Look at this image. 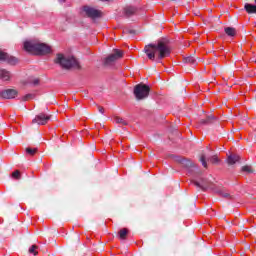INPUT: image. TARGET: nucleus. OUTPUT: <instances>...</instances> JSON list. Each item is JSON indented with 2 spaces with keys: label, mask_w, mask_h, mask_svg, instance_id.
<instances>
[{
  "label": "nucleus",
  "mask_w": 256,
  "mask_h": 256,
  "mask_svg": "<svg viewBox=\"0 0 256 256\" xmlns=\"http://www.w3.org/2000/svg\"><path fill=\"white\" fill-rule=\"evenodd\" d=\"M144 53L147 55L150 61H155L157 57L158 61L165 59L171 55V46L164 40H159L157 43H150L144 47Z\"/></svg>",
  "instance_id": "f257e3e1"
},
{
  "label": "nucleus",
  "mask_w": 256,
  "mask_h": 256,
  "mask_svg": "<svg viewBox=\"0 0 256 256\" xmlns=\"http://www.w3.org/2000/svg\"><path fill=\"white\" fill-rule=\"evenodd\" d=\"M24 49L28 53H34V55H49L51 53V46L37 40L24 42Z\"/></svg>",
  "instance_id": "f03ea898"
},
{
  "label": "nucleus",
  "mask_w": 256,
  "mask_h": 256,
  "mask_svg": "<svg viewBox=\"0 0 256 256\" xmlns=\"http://www.w3.org/2000/svg\"><path fill=\"white\" fill-rule=\"evenodd\" d=\"M54 63L56 65H60L62 69H81V65L79 64V60H77L74 56H66L64 54L58 53L56 58L54 59Z\"/></svg>",
  "instance_id": "7ed1b4c3"
},
{
  "label": "nucleus",
  "mask_w": 256,
  "mask_h": 256,
  "mask_svg": "<svg viewBox=\"0 0 256 256\" xmlns=\"http://www.w3.org/2000/svg\"><path fill=\"white\" fill-rule=\"evenodd\" d=\"M149 91H151L149 86L140 83L134 87V96L137 101H142V99H147V97H149Z\"/></svg>",
  "instance_id": "20e7f679"
},
{
  "label": "nucleus",
  "mask_w": 256,
  "mask_h": 256,
  "mask_svg": "<svg viewBox=\"0 0 256 256\" xmlns=\"http://www.w3.org/2000/svg\"><path fill=\"white\" fill-rule=\"evenodd\" d=\"M123 57V51L115 49L112 54H110L105 59V65H113L115 61H118V59H121Z\"/></svg>",
  "instance_id": "39448f33"
},
{
  "label": "nucleus",
  "mask_w": 256,
  "mask_h": 256,
  "mask_svg": "<svg viewBox=\"0 0 256 256\" xmlns=\"http://www.w3.org/2000/svg\"><path fill=\"white\" fill-rule=\"evenodd\" d=\"M83 11L90 19H98V17H101V11L90 6H84Z\"/></svg>",
  "instance_id": "423d86ee"
},
{
  "label": "nucleus",
  "mask_w": 256,
  "mask_h": 256,
  "mask_svg": "<svg viewBox=\"0 0 256 256\" xmlns=\"http://www.w3.org/2000/svg\"><path fill=\"white\" fill-rule=\"evenodd\" d=\"M196 187L202 189V191H207V189H213V186L207 178H200V181H193Z\"/></svg>",
  "instance_id": "0eeeda50"
},
{
  "label": "nucleus",
  "mask_w": 256,
  "mask_h": 256,
  "mask_svg": "<svg viewBox=\"0 0 256 256\" xmlns=\"http://www.w3.org/2000/svg\"><path fill=\"white\" fill-rule=\"evenodd\" d=\"M0 61H6L8 65H17V63H19V60L16 57L10 56L9 54L1 50H0Z\"/></svg>",
  "instance_id": "6e6552de"
},
{
  "label": "nucleus",
  "mask_w": 256,
  "mask_h": 256,
  "mask_svg": "<svg viewBox=\"0 0 256 256\" xmlns=\"http://www.w3.org/2000/svg\"><path fill=\"white\" fill-rule=\"evenodd\" d=\"M49 119H51V116L40 113L36 115V117L32 120V123H37V125H47Z\"/></svg>",
  "instance_id": "1a4fd4ad"
},
{
  "label": "nucleus",
  "mask_w": 256,
  "mask_h": 256,
  "mask_svg": "<svg viewBox=\"0 0 256 256\" xmlns=\"http://www.w3.org/2000/svg\"><path fill=\"white\" fill-rule=\"evenodd\" d=\"M17 90L15 89H6L0 93L2 99H15L17 95Z\"/></svg>",
  "instance_id": "9d476101"
},
{
  "label": "nucleus",
  "mask_w": 256,
  "mask_h": 256,
  "mask_svg": "<svg viewBox=\"0 0 256 256\" xmlns=\"http://www.w3.org/2000/svg\"><path fill=\"white\" fill-rule=\"evenodd\" d=\"M178 161L185 167V169H193V167H195V164L189 159L181 158Z\"/></svg>",
  "instance_id": "9b49d317"
},
{
  "label": "nucleus",
  "mask_w": 256,
  "mask_h": 256,
  "mask_svg": "<svg viewBox=\"0 0 256 256\" xmlns=\"http://www.w3.org/2000/svg\"><path fill=\"white\" fill-rule=\"evenodd\" d=\"M239 159L241 157L237 154H230L227 158L228 165H235V163H239Z\"/></svg>",
  "instance_id": "f8f14e48"
},
{
  "label": "nucleus",
  "mask_w": 256,
  "mask_h": 256,
  "mask_svg": "<svg viewBox=\"0 0 256 256\" xmlns=\"http://www.w3.org/2000/svg\"><path fill=\"white\" fill-rule=\"evenodd\" d=\"M254 2L255 4L246 3L244 5V9L247 13H249V15L256 13V0H254Z\"/></svg>",
  "instance_id": "ddd939ff"
},
{
  "label": "nucleus",
  "mask_w": 256,
  "mask_h": 256,
  "mask_svg": "<svg viewBox=\"0 0 256 256\" xmlns=\"http://www.w3.org/2000/svg\"><path fill=\"white\" fill-rule=\"evenodd\" d=\"M134 13H137V8L133 6H126L124 8V15L125 17H132Z\"/></svg>",
  "instance_id": "4468645a"
},
{
  "label": "nucleus",
  "mask_w": 256,
  "mask_h": 256,
  "mask_svg": "<svg viewBox=\"0 0 256 256\" xmlns=\"http://www.w3.org/2000/svg\"><path fill=\"white\" fill-rule=\"evenodd\" d=\"M0 79H2V81H9V79H11V72H9L5 69H1L0 70Z\"/></svg>",
  "instance_id": "2eb2a0df"
},
{
  "label": "nucleus",
  "mask_w": 256,
  "mask_h": 256,
  "mask_svg": "<svg viewBox=\"0 0 256 256\" xmlns=\"http://www.w3.org/2000/svg\"><path fill=\"white\" fill-rule=\"evenodd\" d=\"M215 119H217V118H215V116L208 115L206 117V119L200 120V125H210V123H213L215 121Z\"/></svg>",
  "instance_id": "dca6fc26"
},
{
  "label": "nucleus",
  "mask_w": 256,
  "mask_h": 256,
  "mask_svg": "<svg viewBox=\"0 0 256 256\" xmlns=\"http://www.w3.org/2000/svg\"><path fill=\"white\" fill-rule=\"evenodd\" d=\"M216 193L223 197L224 199H235V196L231 195L229 192L225 190H218L216 191Z\"/></svg>",
  "instance_id": "f3484780"
},
{
  "label": "nucleus",
  "mask_w": 256,
  "mask_h": 256,
  "mask_svg": "<svg viewBox=\"0 0 256 256\" xmlns=\"http://www.w3.org/2000/svg\"><path fill=\"white\" fill-rule=\"evenodd\" d=\"M224 31L228 37H235V35H237V30L233 27H226L224 28Z\"/></svg>",
  "instance_id": "a211bd4d"
},
{
  "label": "nucleus",
  "mask_w": 256,
  "mask_h": 256,
  "mask_svg": "<svg viewBox=\"0 0 256 256\" xmlns=\"http://www.w3.org/2000/svg\"><path fill=\"white\" fill-rule=\"evenodd\" d=\"M184 63H189L190 65H197V60L193 56H188L184 58Z\"/></svg>",
  "instance_id": "6ab92c4d"
},
{
  "label": "nucleus",
  "mask_w": 256,
  "mask_h": 256,
  "mask_svg": "<svg viewBox=\"0 0 256 256\" xmlns=\"http://www.w3.org/2000/svg\"><path fill=\"white\" fill-rule=\"evenodd\" d=\"M114 121H115V123H117L119 125H129V122H127V120H125V119H123V118H121L119 116H116L114 118Z\"/></svg>",
  "instance_id": "aec40b11"
},
{
  "label": "nucleus",
  "mask_w": 256,
  "mask_h": 256,
  "mask_svg": "<svg viewBox=\"0 0 256 256\" xmlns=\"http://www.w3.org/2000/svg\"><path fill=\"white\" fill-rule=\"evenodd\" d=\"M129 233V230L127 228H123L119 231V237L120 239H126L127 234Z\"/></svg>",
  "instance_id": "412c9836"
},
{
  "label": "nucleus",
  "mask_w": 256,
  "mask_h": 256,
  "mask_svg": "<svg viewBox=\"0 0 256 256\" xmlns=\"http://www.w3.org/2000/svg\"><path fill=\"white\" fill-rule=\"evenodd\" d=\"M37 249H38V246L37 245H32L29 250H28V253H30V255H34L36 256L37 255Z\"/></svg>",
  "instance_id": "4be33fe9"
},
{
  "label": "nucleus",
  "mask_w": 256,
  "mask_h": 256,
  "mask_svg": "<svg viewBox=\"0 0 256 256\" xmlns=\"http://www.w3.org/2000/svg\"><path fill=\"white\" fill-rule=\"evenodd\" d=\"M26 153L28 154V155H31V156H33V155H35V153H37V148H26Z\"/></svg>",
  "instance_id": "5701e85b"
},
{
  "label": "nucleus",
  "mask_w": 256,
  "mask_h": 256,
  "mask_svg": "<svg viewBox=\"0 0 256 256\" xmlns=\"http://www.w3.org/2000/svg\"><path fill=\"white\" fill-rule=\"evenodd\" d=\"M30 99H35V94H26L23 96L22 101H30Z\"/></svg>",
  "instance_id": "b1692460"
},
{
  "label": "nucleus",
  "mask_w": 256,
  "mask_h": 256,
  "mask_svg": "<svg viewBox=\"0 0 256 256\" xmlns=\"http://www.w3.org/2000/svg\"><path fill=\"white\" fill-rule=\"evenodd\" d=\"M242 171H243L244 173L251 174V173H253V168H251V166H243V167H242Z\"/></svg>",
  "instance_id": "393cba45"
},
{
  "label": "nucleus",
  "mask_w": 256,
  "mask_h": 256,
  "mask_svg": "<svg viewBox=\"0 0 256 256\" xmlns=\"http://www.w3.org/2000/svg\"><path fill=\"white\" fill-rule=\"evenodd\" d=\"M12 177L14 179H21V172H19V170H16L12 173Z\"/></svg>",
  "instance_id": "a878e982"
},
{
  "label": "nucleus",
  "mask_w": 256,
  "mask_h": 256,
  "mask_svg": "<svg viewBox=\"0 0 256 256\" xmlns=\"http://www.w3.org/2000/svg\"><path fill=\"white\" fill-rule=\"evenodd\" d=\"M209 162L210 163H219V158L217 157V155H214L209 158Z\"/></svg>",
  "instance_id": "bb28decb"
},
{
  "label": "nucleus",
  "mask_w": 256,
  "mask_h": 256,
  "mask_svg": "<svg viewBox=\"0 0 256 256\" xmlns=\"http://www.w3.org/2000/svg\"><path fill=\"white\" fill-rule=\"evenodd\" d=\"M200 161H201L203 167L207 168V160H205V155H202L200 157Z\"/></svg>",
  "instance_id": "cd10ccee"
},
{
  "label": "nucleus",
  "mask_w": 256,
  "mask_h": 256,
  "mask_svg": "<svg viewBox=\"0 0 256 256\" xmlns=\"http://www.w3.org/2000/svg\"><path fill=\"white\" fill-rule=\"evenodd\" d=\"M124 33H128V35H135V30L126 29Z\"/></svg>",
  "instance_id": "c85d7f7f"
},
{
  "label": "nucleus",
  "mask_w": 256,
  "mask_h": 256,
  "mask_svg": "<svg viewBox=\"0 0 256 256\" xmlns=\"http://www.w3.org/2000/svg\"><path fill=\"white\" fill-rule=\"evenodd\" d=\"M98 111L103 115L105 113V108L98 106Z\"/></svg>",
  "instance_id": "c756f323"
},
{
  "label": "nucleus",
  "mask_w": 256,
  "mask_h": 256,
  "mask_svg": "<svg viewBox=\"0 0 256 256\" xmlns=\"http://www.w3.org/2000/svg\"><path fill=\"white\" fill-rule=\"evenodd\" d=\"M32 84L33 85H38L39 84V79H34V80H32Z\"/></svg>",
  "instance_id": "7c9ffc66"
},
{
  "label": "nucleus",
  "mask_w": 256,
  "mask_h": 256,
  "mask_svg": "<svg viewBox=\"0 0 256 256\" xmlns=\"http://www.w3.org/2000/svg\"><path fill=\"white\" fill-rule=\"evenodd\" d=\"M59 3H65L67 0H58Z\"/></svg>",
  "instance_id": "2f4dec72"
},
{
  "label": "nucleus",
  "mask_w": 256,
  "mask_h": 256,
  "mask_svg": "<svg viewBox=\"0 0 256 256\" xmlns=\"http://www.w3.org/2000/svg\"><path fill=\"white\" fill-rule=\"evenodd\" d=\"M102 1H109V0H102Z\"/></svg>",
  "instance_id": "473e14b6"
}]
</instances>
